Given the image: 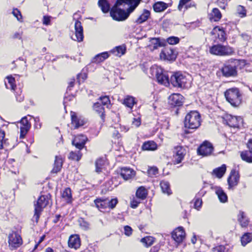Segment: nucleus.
I'll list each match as a JSON object with an SVG mask.
<instances>
[{
    "label": "nucleus",
    "mask_w": 252,
    "mask_h": 252,
    "mask_svg": "<svg viewBox=\"0 0 252 252\" xmlns=\"http://www.w3.org/2000/svg\"><path fill=\"white\" fill-rule=\"evenodd\" d=\"M142 0H117L110 10V15L114 20L124 21L138 6Z\"/></svg>",
    "instance_id": "obj_1"
},
{
    "label": "nucleus",
    "mask_w": 252,
    "mask_h": 252,
    "mask_svg": "<svg viewBox=\"0 0 252 252\" xmlns=\"http://www.w3.org/2000/svg\"><path fill=\"white\" fill-rule=\"evenodd\" d=\"M245 65V60L231 59L225 62L221 71L224 77H236L238 74V69H242Z\"/></svg>",
    "instance_id": "obj_2"
},
{
    "label": "nucleus",
    "mask_w": 252,
    "mask_h": 252,
    "mask_svg": "<svg viewBox=\"0 0 252 252\" xmlns=\"http://www.w3.org/2000/svg\"><path fill=\"white\" fill-rule=\"evenodd\" d=\"M200 124V115L198 112L190 111L186 115L184 121L185 127L189 129H196Z\"/></svg>",
    "instance_id": "obj_3"
},
{
    "label": "nucleus",
    "mask_w": 252,
    "mask_h": 252,
    "mask_svg": "<svg viewBox=\"0 0 252 252\" xmlns=\"http://www.w3.org/2000/svg\"><path fill=\"white\" fill-rule=\"evenodd\" d=\"M150 71L153 75H155L158 83L167 86L169 85L170 79L167 72L161 67L157 65H153L150 68Z\"/></svg>",
    "instance_id": "obj_4"
},
{
    "label": "nucleus",
    "mask_w": 252,
    "mask_h": 252,
    "mask_svg": "<svg viewBox=\"0 0 252 252\" xmlns=\"http://www.w3.org/2000/svg\"><path fill=\"white\" fill-rule=\"evenodd\" d=\"M224 95L227 101L233 106H238L241 103L242 95L237 88L227 90L224 93Z\"/></svg>",
    "instance_id": "obj_5"
},
{
    "label": "nucleus",
    "mask_w": 252,
    "mask_h": 252,
    "mask_svg": "<svg viewBox=\"0 0 252 252\" xmlns=\"http://www.w3.org/2000/svg\"><path fill=\"white\" fill-rule=\"evenodd\" d=\"M49 197L48 195H41L38 199L36 203L34 204V214L33 219L38 222L41 213L43 208L46 207L49 203Z\"/></svg>",
    "instance_id": "obj_6"
},
{
    "label": "nucleus",
    "mask_w": 252,
    "mask_h": 252,
    "mask_svg": "<svg viewBox=\"0 0 252 252\" xmlns=\"http://www.w3.org/2000/svg\"><path fill=\"white\" fill-rule=\"evenodd\" d=\"M209 52L211 54L220 56H230L234 52L232 47L220 44L211 46L210 48Z\"/></svg>",
    "instance_id": "obj_7"
},
{
    "label": "nucleus",
    "mask_w": 252,
    "mask_h": 252,
    "mask_svg": "<svg viewBox=\"0 0 252 252\" xmlns=\"http://www.w3.org/2000/svg\"><path fill=\"white\" fill-rule=\"evenodd\" d=\"M187 82L186 76L180 72H176L173 74L170 78V83L173 86L178 88H184Z\"/></svg>",
    "instance_id": "obj_8"
},
{
    "label": "nucleus",
    "mask_w": 252,
    "mask_h": 252,
    "mask_svg": "<svg viewBox=\"0 0 252 252\" xmlns=\"http://www.w3.org/2000/svg\"><path fill=\"white\" fill-rule=\"evenodd\" d=\"M214 35L215 42H223L226 39V33L223 30L219 27H215L211 32Z\"/></svg>",
    "instance_id": "obj_9"
},
{
    "label": "nucleus",
    "mask_w": 252,
    "mask_h": 252,
    "mask_svg": "<svg viewBox=\"0 0 252 252\" xmlns=\"http://www.w3.org/2000/svg\"><path fill=\"white\" fill-rule=\"evenodd\" d=\"M8 243L10 247L17 248L22 244V239L19 234L16 232H12L8 236Z\"/></svg>",
    "instance_id": "obj_10"
},
{
    "label": "nucleus",
    "mask_w": 252,
    "mask_h": 252,
    "mask_svg": "<svg viewBox=\"0 0 252 252\" xmlns=\"http://www.w3.org/2000/svg\"><path fill=\"white\" fill-rule=\"evenodd\" d=\"M75 34H73L71 37L72 39L78 42H81L83 40V29L81 23L76 20L75 23Z\"/></svg>",
    "instance_id": "obj_11"
},
{
    "label": "nucleus",
    "mask_w": 252,
    "mask_h": 252,
    "mask_svg": "<svg viewBox=\"0 0 252 252\" xmlns=\"http://www.w3.org/2000/svg\"><path fill=\"white\" fill-rule=\"evenodd\" d=\"M213 149L211 143L205 141L198 148L197 153L203 156H208L212 154Z\"/></svg>",
    "instance_id": "obj_12"
},
{
    "label": "nucleus",
    "mask_w": 252,
    "mask_h": 252,
    "mask_svg": "<svg viewBox=\"0 0 252 252\" xmlns=\"http://www.w3.org/2000/svg\"><path fill=\"white\" fill-rule=\"evenodd\" d=\"M225 121L227 125L234 128L239 127L243 122V119L241 117L234 116L231 115H226Z\"/></svg>",
    "instance_id": "obj_13"
},
{
    "label": "nucleus",
    "mask_w": 252,
    "mask_h": 252,
    "mask_svg": "<svg viewBox=\"0 0 252 252\" xmlns=\"http://www.w3.org/2000/svg\"><path fill=\"white\" fill-rule=\"evenodd\" d=\"M71 124L74 126L75 129L85 125L86 121L85 119L81 116H77L74 112L71 111Z\"/></svg>",
    "instance_id": "obj_14"
},
{
    "label": "nucleus",
    "mask_w": 252,
    "mask_h": 252,
    "mask_svg": "<svg viewBox=\"0 0 252 252\" xmlns=\"http://www.w3.org/2000/svg\"><path fill=\"white\" fill-rule=\"evenodd\" d=\"M88 140L87 137L84 135H79L75 137L72 141V145L76 148L81 150L85 147V144Z\"/></svg>",
    "instance_id": "obj_15"
},
{
    "label": "nucleus",
    "mask_w": 252,
    "mask_h": 252,
    "mask_svg": "<svg viewBox=\"0 0 252 252\" xmlns=\"http://www.w3.org/2000/svg\"><path fill=\"white\" fill-rule=\"evenodd\" d=\"M239 174L235 169L231 170L229 177L227 179L229 185L228 189L232 188L237 185L239 181Z\"/></svg>",
    "instance_id": "obj_16"
},
{
    "label": "nucleus",
    "mask_w": 252,
    "mask_h": 252,
    "mask_svg": "<svg viewBox=\"0 0 252 252\" xmlns=\"http://www.w3.org/2000/svg\"><path fill=\"white\" fill-rule=\"evenodd\" d=\"M174 153L175 163L178 164L183 159L186 155V150L182 146H178L174 148Z\"/></svg>",
    "instance_id": "obj_17"
},
{
    "label": "nucleus",
    "mask_w": 252,
    "mask_h": 252,
    "mask_svg": "<svg viewBox=\"0 0 252 252\" xmlns=\"http://www.w3.org/2000/svg\"><path fill=\"white\" fill-rule=\"evenodd\" d=\"M20 125V138H23L30 129L31 126L27 117L21 119Z\"/></svg>",
    "instance_id": "obj_18"
},
{
    "label": "nucleus",
    "mask_w": 252,
    "mask_h": 252,
    "mask_svg": "<svg viewBox=\"0 0 252 252\" xmlns=\"http://www.w3.org/2000/svg\"><path fill=\"white\" fill-rule=\"evenodd\" d=\"M185 237V232L182 227L175 229L172 233V237L178 243H181Z\"/></svg>",
    "instance_id": "obj_19"
},
{
    "label": "nucleus",
    "mask_w": 252,
    "mask_h": 252,
    "mask_svg": "<svg viewBox=\"0 0 252 252\" xmlns=\"http://www.w3.org/2000/svg\"><path fill=\"white\" fill-rule=\"evenodd\" d=\"M183 96L179 94H174L169 97V102L172 106H181L183 103Z\"/></svg>",
    "instance_id": "obj_20"
},
{
    "label": "nucleus",
    "mask_w": 252,
    "mask_h": 252,
    "mask_svg": "<svg viewBox=\"0 0 252 252\" xmlns=\"http://www.w3.org/2000/svg\"><path fill=\"white\" fill-rule=\"evenodd\" d=\"M135 175V171L131 168L123 167L121 169V176L125 180L133 178Z\"/></svg>",
    "instance_id": "obj_21"
},
{
    "label": "nucleus",
    "mask_w": 252,
    "mask_h": 252,
    "mask_svg": "<svg viewBox=\"0 0 252 252\" xmlns=\"http://www.w3.org/2000/svg\"><path fill=\"white\" fill-rule=\"evenodd\" d=\"M96 207L101 212H104L107 211L108 209L106 198L101 199L97 198L94 201Z\"/></svg>",
    "instance_id": "obj_22"
},
{
    "label": "nucleus",
    "mask_w": 252,
    "mask_h": 252,
    "mask_svg": "<svg viewBox=\"0 0 252 252\" xmlns=\"http://www.w3.org/2000/svg\"><path fill=\"white\" fill-rule=\"evenodd\" d=\"M68 243L69 247L77 249L80 246V239L77 235L71 236L69 238Z\"/></svg>",
    "instance_id": "obj_23"
},
{
    "label": "nucleus",
    "mask_w": 252,
    "mask_h": 252,
    "mask_svg": "<svg viewBox=\"0 0 252 252\" xmlns=\"http://www.w3.org/2000/svg\"><path fill=\"white\" fill-rule=\"evenodd\" d=\"M63 160L62 158L58 156H56L54 167L51 171V172L53 173H57L61 170Z\"/></svg>",
    "instance_id": "obj_24"
},
{
    "label": "nucleus",
    "mask_w": 252,
    "mask_h": 252,
    "mask_svg": "<svg viewBox=\"0 0 252 252\" xmlns=\"http://www.w3.org/2000/svg\"><path fill=\"white\" fill-rule=\"evenodd\" d=\"M94 109L99 114L100 118L103 122L104 121L105 114L104 108L101 104L100 102H97L94 104Z\"/></svg>",
    "instance_id": "obj_25"
},
{
    "label": "nucleus",
    "mask_w": 252,
    "mask_h": 252,
    "mask_svg": "<svg viewBox=\"0 0 252 252\" xmlns=\"http://www.w3.org/2000/svg\"><path fill=\"white\" fill-rule=\"evenodd\" d=\"M142 149L144 151H154L157 149V145L153 141H146L143 143Z\"/></svg>",
    "instance_id": "obj_26"
},
{
    "label": "nucleus",
    "mask_w": 252,
    "mask_h": 252,
    "mask_svg": "<svg viewBox=\"0 0 252 252\" xmlns=\"http://www.w3.org/2000/svg\"><path fill=\"white\" fill-rule=\"evenodd\" d=\"M15 80L14 78L12 76H8L6 78L5 81V85L7 89L15 91L16 86L15 84Z\"/></svg>",
    "instance_id": "obj_27"
},
{
    "label": "nucleus",
    "mask_w": 252,
    "mask_h": 252,
    "mask_svg": "<svg viewBox=\"0 0 252 252\" xmlns=\"http://www.w3.org/2000/svg\"><path fill=\"white\" fill-rule=\"evenodd\" d=\"M215 192L221 202L224 203L227 202V196L221 188L220 187L217 188Z\"/></svg>",
    "instance_id": "obj_28"
},
{
    "label": "nucleus",
    "mask_w": 252,
    "mask_h": 252,
    "mask_svg": "<svg viewBox=\"0 0 252 252\" xmlns=\"http://www.w3.org/2000/svg\"><path fill=\"white\" fill-rule=\"evenodd\" d=\"M167 7V4L162 1L157 2L153 5V8L155 11L157 12H162L165 10Z\"/></svg>",
    "instance_id": "obj_29"
},
{
    "label": "nucleus",
    "mask_w": 252,
    "mask_h": 252,
    "mask_svg": "<svg viewBox=\"0 0 252 252\" xmlns=\"http://www.w3.org/2000/svg\"><path fill=\"white\" fill-rule=\"evenodd\" d=\"M221 18V14L217 8L213 9L210 14V19L214 21H218Z\"/></svg>",
    "instance_id": "obj_30"
},
{
    "label": "nucleus",
    "mask_w": 252,
    "mask_h": 252,
    "mask_svg": "<svg viewBox=\"0 0 252 252\" xmlns=\"http://www.w3.org/2000/svg\"><path fill=\"white\" fill-rule=\"evenodd\" d=\"M126 47L125 45L117 46L112 50L111 52L115 55L121 57L125 54Z\"/></svg>",
    "instance_id": "obj_31"
},
{
    "label": "nucleus",
    "mask_w": 252,
    "mask_h": 252,
    "mask_svg": "<svg viewBox=\"0 0 252 252\" xmlns=\"http://www.w3.org/2000/svg\"><path fill=\"white\" fill-rule=\"evenodd\" d=\"M98 5L103 13H107L110 11V5L107 0H99Z\"/></svg>",
    "instance_id": "obj_32"
},
{
    "label": "nucleus",
    "mask_w": 252,
    "mask_h": 252,
    "mask_svg": "<svg viewBox=\"0 0 252 252\" xmlns=\"http://www.w3.org/2000/svg\"><path fill=\"white\" fill-rule=\"evenodd\" d=\"M105 161L103 158H100L95 161V171L99 173L102 171L104 168Z\"/></svg>",
    "instance_id": "obj_33"
},
{
    "label": "nucleus",
    "mask_w": 252,
    "mask_h": 252,
    "mask_svg": "<svg viewBox=\"0 0 252 252\" xmlns=\"http://www.w3.org/2000/svg\"><path fill=\"white\" fill-rule=\"evenodd\" d=\"M238 220L242 227H246L248 225L249 220L243 211H240Z\"/></svg>",
    "instance_id": "obj_34"
},
{
    "label": "nucleus",
    "mask_w": 252,
    "mask_h": 252,
    "mask_svg": "<svg viewBox=\"0 0 252 252\" xmlns=\"http://www.w3.org/2000/svg\"><path fill=\"white\" fill-rule=\"evenodd\" d=\"M241 157L243 160L252 163V152L249 149L248 151L242 152L241 154Z\"/></svg>",
    "instance_id": "obj_35"
},
{
    "label": "nucleus",
    "mask_w": 252,
    "mask_h": 252,
    "mask_svg": "<svg viewBox=\"0 0 252 252\" xmlns=\"http://www.w3.org/2000/svg\"><path fill=\"white\" fill-rule=\"evenodd\" d=\"M226 168V165L223 164L221 167L214 169L213 173L215 174L218 178H221L225 173Z\"/></svg>",
    "instance_id": "obj_36"
},
{
    "label": "nucleus",
    "mask_w": 252,
    "mask_h": 252,
    "mask_svg": "<svg viewBox=\"0 0 252 252\" xmlns=\"http://www.w3.org/2000/svg\"><path fill=\"white\" fill-rule=\"evenodd\" d=\"M160 185L163 193H166L168 195H170L172 193L171 190L170 189V185L168 182L162 181L160 182Z\"/></svg>",
    "instance_id": "obj_37"
},
{
    "label": "nucleus",
    "mask_w": 252,
    "mask_h": 252,
    "mask_svg": "<svg viewBox=\"0 0 252 252\" xmlns=\"http://www.w3.org/2000/svg\"><path fill=\"white\" fill-rule=\"evenodd\" d=\"M150 15L149 11L144 10L143 13L138 17L136 22L138 24H141L145 22Z\"/></svg>",
    "instance_id": "obj_38"
},
{
    "label": "nucleus",
    "mask_w": 252,
    "mask_h": 252,
    "mask_svg": "<svg viewBox=\"0 0 252 252\" xmlns=\"http://www.w3.org/2000/svg\"><path fill=\"white\" fill-rule=\"evenodd\" d=\"M62 196L67 203L70 202L72 198L70 189L69 188H65L62 193Z\"/></svg>",
    "instance_id": "obj_39"
},
{
    "label": "nucleus",
    "mask_w": 252,
    "mask_h": 252,
    "mask_svg": "<svg viewBox=\"0 0 252 252\" xmlns=\"http://www.w3.org/2000/svg\"><path fill=\"white\" fill-rule=\"evenodd\" d=\"M109 55L107 52H103L100 54H98L94 58L93 62L95 63H99L103 62L105 59L108 58Z\"/></svg>",
    "instance_id": "obj_40"
},
{
    "label": "nucleus",
    "mask_w": 252,
    "mask_h": 252,
    "mask_svg": "<svg viewBox=\"0 0 252 252\" xmlns=\"http://www.w3.org/2000/svg\"><path fill=\"white\" fill-rule=\"evenodd\" d=\"M252 241V233H246L241 237V243L243 246Z\"/></svg>",
    "instance_id": "obj_41"
},
{
    "label": "nucleus",
    "mask_w": 252,
    "mask_h": 252,
    "mask_svg": "<svg viewBox=\"0 0 252 252\" xmlns=\"http://www.w3.org/2000/svg\"><path fill=\"white\" fill-rule=\"evenodd\" d=\"M147 191L146 189L143 187H140L136 191V195L137 198L140 199H144L146 197Z\"/></svg>",
    "instance_id": "obj_42"
},
{
    "label": "nucleus",
    "mask_w": 252,
    "mask_h": 252,
    "mask_svg": "<svg viewBox=\"0 0 252 252\" xmlns=\"http://www.w3.org/2000/svg\"><path fill=\"white\" fill-rule=\"evenodd\" d=\"M80 151V150H79L77 151L71 152L69 153V158L73 160L79 161L81 159L82 156V154Z\"/></svg>",
    "instance_id": "obj_43"
},
{
    "label": "nucleus",
    "mask_w": 252,
    "mask_h": 252,
    "mask_svg": "<svg viewBox=\"0 0 252 252\" xmlns=\"http://www.w3.org/2000/svg\"><path fill=\"white\" fill-rule=\"evenodd\" d=\"M134 103V99L132 96H127L124 100V104L130 108L132 107Z\"/></svg>",
    "instance_id": "obj_44"
},
{
    "label": "nucleus",
    "mask_w": 252,
    "mask_h": 252,
    "mask_svg": "<svg viewBox=\"0 0 252 252\" xmlns=\"http://www.w3.org/2000/svg\"><path fill=\"white\" fill-rule=\"evenodd\" d=\"M151 42L153 45L154 49H156L159 47L163 46V43L160 41L158 38H153L151 39Z\"/></svg>",
    "instance_id": "obj_45"
},
{
    "label": "nucleus",
    "mask_w": 252,
    "mask_h": 252,
    "mask_svg": "<svg viewBox=\"0 0 252 252\" xmlns=\"http://www.w3.org/2000/svg\"><path fill=\"white\" fill-rule=\"evenodd\" d=\"M141 241L145 244V246L149 247L153 244L154 238L153 237L148 236L142 238Z\"/></svg>",
    "instance_id": "obj_46"
},
{
    "label": "nucleus",
    "mask_w": 252,
    "mask_h": 252,
    "mask_svg": "<svg viewBox=\"0 0 252 252\" xmlns=\"http://www.w3.org/2000/svg\"><path fill=\"white\" fill-rule=\"evenodd\" d=\"M158 173V170L157 167H151L148 170V174L150 177L156 176Z\"/></svg>",
    "instance_id": "obj_47"
},
{
    "label": "nucleus",
    "mask_w": 252,
    "mask_h": 252,
    "mask_svg": "<svg viewBox=\"0 0 252 252\" xmlns=\"http://www.w3.org/2000/svg\"><path fill=\"white\" fill-rule=\"evenodd\" d=\"M106 200L107 205H107L108 209H114L118 203V199L117 198H114L111 200L106 198Z\"/></svg>",
    "instance_id": "obj_48"
},
{
    "label": "nucleus",
    "mask_w": 252,
    "mask_h": 252,
    "mask_svg": "<svg viewBox=\"0 0 252 252\" xmlns=\"http://www.w3.org/2000/svg\"><path fill=\"white\" fill-rule=\"evenodd\" d=\"M180 39L175 36H171L167 39V42L171 45H175L179 43Z\"/></svg>",
    "instance_id": "obj_49"
},
{
    "label": "nucleus",
    "mask_w": 252,
    "mask_h": 252,
    "mask_svg": "<svg viewBox=\"0 0 252 252\" xmlns=\"http://www.w3.org/2000/svg\"><path fill=\"white\" fill-rule=\"evenodd\" d=\"M99 102L103 105H107L110 102L109 98L107 96H101L99 98Z\"/></svg>",
    "instance_id": "obj_50"
},
{
    "label": "nucleus",
    "mask_w": 252,
    "mask_h": 252,
    "mask_svg": "<svg viewBox=\"0 0 252 252\" xmlns=\"http://www.w3.org/2000/svg\"><path fill=\"white\" fill-rule=\"evenodd\" d=\"M202 204V200L199 198L194 199V206L195 209L199 210Z\"/></svg>",
    "instance_id": "obj_51"
},
{
    "label": "nucleus",
    "mask_w": 252,
    "mask_h": 252,
    "mask_svg": "<svg viewBox=\"0 0 252 252\" xmlns=\"http://www.w3.org/2000/svg\"><path fill=\"white\" fill-rule=\"evenodd\" d=\"M13 14L16 17L19 21L22 22V16L20 11L17 9H14L12 12Z\"/></svg>",
    "instance_id": "obj_52"
},
{
    "label": "nucleus",
    "mask_w": 252,
    "mask_h": 252,
    "mask_svg": "<svg viewBox=\"0 0 252 252\" xmlns=\"http://www.w3.org/2000/svg\"><path fill=\"white\" fill-rule=\"evenodd\" d=\"M237 12L239 15H241V17L245 16L246 15V11L243 6L239 5L237 7Z\"/></svg>",
    "instance_id": "obj_53"
},
{
    "label": "nucleus",
    "mask_w": 252,
    "mask_h": 252,
    "mask_svg": "<svg viewBox=\"0 0 252 252\" xmlns=\"http://www.w3.org/2000/svg\"><path fill=\"white\" fill-rule=\"evenodd\" d=\"M225 248L223 245H219L213 248V252H224Z\"/></svg>",
    "instance_id": "obj_54"
},
{
    "label": "nucleus",
    "mask_w": 252,
    "mask_h": 252,
    "mask_svg": "<svg viewBox=\"0 0 252 252\" xmlns=\"http://www.w3.org/2000/svg\"><path fill=\"white\" fill-rule=\"evenodd\" d=\"M217 4L222 9H224L227 4V0H217Z\"/></svg>",
    "instance_id": "obj_55"
},
{
    "label": "nucleus",
    "mask_w": 252,
    "mask_h": 252,
    "mask_svg": "<svg viewBox=\"0 0 252 252\" xmlns=\"http://www.w3.org/2000/svg\"><path fill=\"white\" fill-rule=\"evenodd\" d=\"M125 234L127 236H129L132 234V229L128 225H126L124 227Z\"/></svg>",
    "instance_id": "obj_56"
},
{
    "label": "nucleus",
    "mask_w": 252,
    "mask_h": 252,
    "mask_svg": "<svg viewBox=\"0 0 252 252\" xmlns=\"http://www.w3.org/2000/svg\"><path fill=\"white\" fill-rule=\"evenodd\" d=\"M87 74L86 73H80L78 74L77 79L80 84L81 82H83L87 78Z\"/></svg>",
    "instance_id": "obj_57"
},
{
    "label": "nucleus",
    "mask_w": 252,
    "mask_h": 252,
    "mask_svg": "<svg viewBox=\"0 0 252 252\" xmlns=\"http://www.w3.org/2000/svg\"><path fill=\"white\" fill-rule=\"evenodd\" d=\"M140 203V199H138V198L136 199H133L131 201V207L132 208H136Z\"/></svg>",
    "instance_id": "obj_58"
},
{
    "label": "nucleus",
    "mask_w": 252,
    "mask_h": 252,
    "mask_svg": "<svg viewBox=\"0 0 252 252\" xmlns=\"http://www.w3.org/2000/svg\"><path fill=\"white\" fill-rule=\"evenodd\" d=\"M5 136V132L2 130H0V149L3 148V140Z\"/></svg>",
    "instance_id": "obj_59"
},
{
    "label": "nucleus",
    "mask_w": 252,
    "mask_h": 252,
    "mask_svg": "<svg viewBox=\"0 0 252 252\" xmlns=\"http://www.w3.org/2000/svg\"><path fill=\"white\" fill-rule=\"evenodd\" d=\"M80 226L83 227L84 229H87L89 227V223L87 221H85L83 219H81L79 220Z\"/></svg>",
    "instance_id": "obj_60"
},
{
    "label": "nucleus",
    "mask_w": 252,
    "mask_h": 252,
    "mask_svg": "<svg viewBox=\"0 0 252 252\" xmlns=\"http://www.w3.org/2000/svg\"><path fill=\"white\" fill-rule=\"evenodd\" d=\"M190 0H180L178 5V9L182 10L183 6L185 5L187 3L189 2Z\"/></svg>",
    "instance_id": "obj_61"
},
{
    "label": "nucleus",
    "mask_w": 252,
    "mask_h": 252,
    "mask_svg": "<svg viewBox=\"0 0 252 252\" xmlns=\"http://www.w3.org/2000/svg\"><path fill=\"white\" fill-rule=\"evenodd\" d=\"M75 83V79L74 78H71L69 83H68V86L67 88V91H70L71 90V88L74 86Z\"/></svg>",
    "instance_id": "obj_62"
},
{
    "label": "nucleus",
    "mask_w": 252,
    "mask_h": 252,
    "mask_svg": "<svg viewBox=\"0 0 252 252\" xmlns=\"http://www.w3.org/2000/svg\"><path fill=\"white\" fill-rule=\"evenodd\" d=\"M141 124L140 119L139 118H134L132 121V125L135 126L136 127L139 126Z\"/></svg>",
    "instance_id": "obj_63"
},
{
    "label": "nucleus",
    "mask_w": 252,
    "mask_h": 252,
    "mask_svg": "<svg viewBox=\"0 0 252 252\" xmlns=\"http://www.w3.org/2000/svg\"><path fill=\"white\" fill-rule=\"evenodd\" d=\"M50 23V17L47 16H44L43 17V23L44 25H48Z\"/></svg>",
    "instance_id": "obj_64"
}]
</instances>
